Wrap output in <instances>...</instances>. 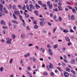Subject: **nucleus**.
<instances>
[{
	"mask_svg": "<svg viewBox=\"0 0 77 77\" xmlns=\"http://www.w3.org/2000/svg\"><path fill=\"white\" fill-rule=\"evenodd\" d=\"M26 8L27 10H28V11H29L30 12H32V10L31 9H30V8H29V6L28 5H26Z\"/></svg>",
	"mask_w": 77,
	"mask_h": 77,
	"instance_id": "9b49d317",
	"label": "nucleus"
},
{
	"mask_svg": "<svg viewBox=\"0 0 77 77\" xmlns=\"http://www.w3.org/2000/svg\"><path fill=\"white\" fill-rule=\"evenodd\" d=\"M1 23L2 24H4V25H5V22L3 21V20H2L1 22Z\"/></svg>",
	"mask_w": 77,
	"mask_h": 77,
	"instance_id": "412c9836",
	"label": "nucleus"
},
{
	"mask_svg": "<svg viewBox=\"0 0 77 77\" xmlns=\"http://www.w3.org/2000/svg\"><path fill=\"white\" fill-rule=\"evenodd\" d=\"M27 69L29 71H30L31 70V68H30V67H27Z\"/></svg>",
	"mask_w": 77,
	"mask_h": 77,
	"instance_id": "774afa93",
	"label": "nucleus"
},
{
	"mask_svg": "<svg viewBox=\"0 0 77 77\" xmlns=\"http://www.w3.org/2000/svg\"><path fill=\"white\" fill-rule=\"evenodd\" d=\"M42 7H43V8H44V7H46V6H47V5L45 4H43L42 5Z\"/></svg>",
	"mask_w": 77,
	"mask_h": 77,
	"instance_id": "c9c22d12",
	"label": "nucleus"
},
{
	"mask_svg": "<svg viewBox=\"0 0 77 77\" xmlns=\"http://www.w3.org/2000/svg\"><path fill=\"white\" fill-rule=\"evenodd\" d=\"M48 52L49 53V54L51 56H53V52H52V51L51 49L50 48H49L48 50Z\"/></svg>",
	"mask_w": 77,
	"mask_h": 77,
	"instance_id": "20e7f679",
	"label": "nucleus"
},
{
	"mask_svg": "<svg viewBox=\"0 0 77 77\" xmlns=\"http://www.w3.org/2000/svg\"><path fill=\"white\" fill-rule=\"evenodd\" d=\"M29 6L30 8V9H32V10H34L35 9V6L33 5L32 4H29Z\"/></svg>",
	"mask_w": 77,
	"mask_h": 77,
	"instance_id": "39448f33",
	"label": "nucleus"
},
{
	"mask_svg": "<svg viewBox=\"0 0 77 77\" xmlns=\"http://www.w3.org/2000/svg\"><path fill=\"white\" fill-rule=\"evenodd\" d=\"M58 5H59V6H61L62 5V3L61 2H59L58 3Z\"/></svg>",
	"mask_w": 77,
	"mask_h": 77,
	"instance_id": "8fccbe9b",
	"label": "nucleus"
},
{
	"mask_svg": "<svg viewBox=\"0 0 77 77\" xmlns=\"http://www.w3.org/2000/svg\"><path fill=\"white\" fill-rule=\"evenodd\" d=\"M14 14L16 15H18V14H19V15L20 14L18 11H16V10L14 11Z\"/></svg>",
	"mask_w": 77,
	"mask_h": 77,
	"instance_id": "423d86ee",
	"label": "nucleus"
},
{
	"mask_svg": "<svg viewBox=\"0 0 77 77\" xmlns=\"http://www.w3.org/2000/svg\"><path fill=\"white\" fill-rule=\"evenodd\" d=\"M8 23L9 24V27H11V25H12V24H11V22L9 21L8 22Z\"/></svg>",
	"mask_w": 77,
	"mask_h": 77,
	"instance_id": "a19ab883",
	"label": "nucleus"
},
{
	"mask_svg": "<svg viewBox=\"0 0 77 77\" xmlns=\"http://www.w3.org/2000/svg\"><path fill=\"white\" fill-rule=\"evenodd\" d=\"M13 16L14 18V19L15 20H17V17L14 14H13Z\"/></svg>",
	"mask_w": 77,
	"mask_h": 77,
	"instance_id": "4be33fe9",
	"label": "nucleus"
},
{
	"mask_svg": "<svg viewBox=\"0 0 77 77\" xmlns=\"http://www.w3.org/2000/svg\"><path fill=\"white\" fill-rule=\"evenodd\" d=\"M6 40H7V41L6 42V43L7 44H11L12 43L11 42V41H12V39L9 38H6Z\"/></svg>",
	"mask_w": 77,
	"mask_h": 77,
	"instance_id": "f03ea898",
	"label": "nucleus"
},
{
	"mask_svg": "<svg viewBox=\"0 0 77 77\" xmlns=\"http://www.w3.org/2000/svg\"><path fill=\"white\" fill-rule=\"evenodd\" d=\"M72 12H73V13H75V14H76V11H75V9H72Z\"/></svg>",
	"mask_w": 77,
	"mask_h": 77,
	"instance_id": "cd10ccee",
	"label": "nucleus"
},
{
	"mask_svg": "<svg viewBox=\"0 0 77 77\" xmlns=\"http://www.w3.org/2000/svg\"><path fill=\"white\" fill-rule=\"evenodd\" d=\"M53 4L54 6H55V7H56L57 6V4L56 3H55V4H54V3Z\"/></svg>",
	"mask_w": 77,
	"mask_h": 77,
	"instance_id": "4d7b16f0",
	"label": "nucleus"
},
{
	"mask_svg": "<svg viewBox=\"0 0 77 77\" xmlns=\"http://www.w3.org/2000/svg\"><path fill=\"white\" fill-rule=\"evenodd\" d=\"M28 47H32L33 46V44H29L28 45Z\"/></svg>",
	"mask_w": 77,
	"mask_h": 77,
	"instance_id": "603ef678",
	"label": "nucleus"
},
{
	"mask_svg": "<svg viewBox=\"0 0 77 77\" xmlns=\"http://www.w3.org/2000/svg\"><path fill=\"white\" fill-rule=\"evenodd\" d=\"M65 38L67 42H70V40L69 39V37L66 36L65 37Z\"/></svg>",
	"mask_w": 77,
	"mask_h": 77,
	"instance_id": "9d476101",
	"label": "nucleus"
},
{
	"mask_svg": "<svg viewBox=\"0 0 77 77\" xmlns=\"http://www.w3.org/2000/svg\"><path fill=\"white\" fill-rule=\"evenodd\" d=\"M35 7L36 9H38V8H40V6H39V5H38V4H36L35 5Z\"/></svg>",
	"mask_w": 77,
	"mask_h": 77,
	"instance_id": "ddd939ff",
	"label": "nucleus"
},
{
	"mask_svg": "<svg viewBox=\"0 0 77 77\" xmlns=\"http://www.w3.org/2000/svg\"><path fill=\"white\" fill-rule=\"evenodd\" d=\"M2 29H8V27L3 26L2 27Z\"/></svg>",
	"mask_w": 77,
	"mask_h": 77,
	"instance_id": "79ce46f5",
	"label": "nucleus"
},
{
	"mask_svg": "<svg viewBox=\"0 0 77 77\" xmlns=\"http://www.w3.org/2000/svg\"><path fill=\"white\" fill-rule=\"evenodd\" d=\"M13 10H15V9H17L16 8V5H14L13 6Z\"/></svg>",
	"mask_w": 77,
	"mask_h": 77,
	"instance_id": "5701e85b",
	"label": "nucleus"
},
{
	"mask_svg": "<svg viewBox=\"0 0 77 77\" xmlns=\"http://www.w3.org/2000/svg\"><path fill=\"white\" fill-rule=\"evenodd\" d=\"M4 12L5 14H8L9 13V12H8V11L7 10H5L4 11Z\"/></svg>",
	"mask_w": 77,
	"mask_h": 77,
	"instance_id": "a18cd8bd",
	"label": "nucleus"
},
{
	"mask_svg": "<svg viewBox=\"0 0 77 77\" xmlns=\"http://www.w3.org/2000/svg\"><path fill=\"white\" fill-rule=\"evenodd\" d=\"M19 17H20V20H23V16H22L20 15L19 16Z\"/></svg>",
	"mask_w": 77,
	"mask_h": 77,
	"instance_id": "7c9ffc66",
	"label": "nucleus"
},
{
	"mask_svg": "<svg viewBox=\"0 0 77 77\" xmlns=\"http://www.w3.org/2000/svg\"><path fill=\"white\" fill-rule=\"evenodd\" d=\"M63 32H64L65 33H67L68 32V31L67 29H65L63 30Z\"/></svg>",
	"mask_w": 77,
	"mask_h": 77,
	"instance_id": "b1692460",
	"label": "nucleus"
},
{
	"mask_svg": "<svg viewBox=\"0 0 77 77\" xmlns=\"http://www.w3.org/2000/svg\"><path fill=\"white\" fill-rule=\"evenodd\" d=\"M32 59L33 62H36L35 61V60H36V58H35V57H32Z\"/></svg>",
	"mask_w": 77,
	"mask_h": 77,
	"instance_id": "6ab92c4d",
	"label": "nucleus"
},
{
	"mask_svg": "<svg viewBox=\"0 0 77 77\" xmlns=\"http://www.w3.org/2000/svg\"><path fill=\"white\" fill-rule=\"evenodd\" d=\"M71 72L74 74H75V71H74V70H71Z\"/></svg>",
	"mask_w": 77,
	"mask_h": 77,
	"instance_id": "680f3d73",
	"label": "nucleus"
},
{
	"mask_svg": "<svg viewBox=\"0 0 77 77\" xmlns=\"http://www.w3.org/2000/svg\"><path fill=\"white\" fill-rule=\"evenodd\" d=\"M50 75L51 76H52V77H54V74L53 72H51L50 74Z\"/></svg>",
	"mask_w": 77,
	"mask_h": 77,
	"instance_id": "393cba45",
	"label": "nucleus"
},
{
	"mask_svg": "<svg viewBox=\"0 0 77 77\" xmlns=\"http://www.w3.org/2000/svg\"><path fill=\"white\" fill-rule=\"evenodd\" d=\"M34 12L35 15H37V16H38L39 14L38 13V11L35 10L34 11Z\"/></svg>",
	"mask_w": 77,
	"mask_h": 77,
	"instance_id": "a211bd4d",
	"label": "nucleus"
},
{
	"mask_svg": "<svg viewBox=\"0 0 77 77\" xmlns=\"http://www.w3.org/2000/svg\"><path fill=\"white\" fill-rule=\"evenodd\" d=\"M63 60H64V62H65V63H68V61H67V60H66L65 59H64Z\"/></svg>",
	"mask_w": 77,
	"mask_h": 77,
	"instance_id": "e433bc0d",
	"label": "nucleus"
},
{
	"mask_svg": "<svg viewBox=\"0 0 77 77\" xmlns=\"http://www.w3.org/2000/svg\"><path fill=\"white\" fill-rule=\"evenodd\" d=\"M3 7V4H0V11H1L2 12V9Z\"/></svg>",
	"mask_w": 77,
	"mask_h": 77,
	"instance_id": "0eeeda50",
	"label": "nucleus"
},
{
	"mask_svg": "<svg viewBox=\"0 0 77 77\" xmlns=\"http://www.w3.org/2000/svg\"><path fill=\"white\" fill-rule=\"evenodd\" d=\"M53 18L54 20H56V19L57 18V16L56 15L54 16V17H53Z\"/></svg>",
	"mask_w": 77,
	"mask_h": 77,
	"instance_id": "49530a36",
	"label": "nucleus"
},
{
	"mask_svg": "<svg viewBox=\"0 0 77 77\" xmlns=\"http://www.w3.org/2000/svg\"><path fill=\"white\" fill-rule=\"evenodd\" d=\"M57 69H58L60 71H61V69H60V67H57Z\"/></svg>",
	"mask_w": 77,
	"mask_h": 77,
	"instance_id": "bf43d9fd",
	"label": "nucleus"
},
{
	"mask_svg": "<svg viewBox=\"0 0 77 77\" xmlns=\"http://www.w3.org/2000/svg\"><path fill=\"white\" fill-rule=\"evenodd\" d=\"M18 8H19V9H21V5H19L18 6Z\"/></svg>",
	"mask_w": 77,
	"mask_h": 77,
	"instance_id": "de8ad7c7",
	"label": "nucleus"
},
{
	"mask_svg": "<svg viewBox=\"0 0 77 77\" xmlns=\"http://www.w3.org/2000/svg\"><path fill=\"white\" fill-rule=\"evenodd\" d=\"M54 48V49H56V48H57V44H56L53 47Z\"/></svg>",
	"mask_w": 77,
	"mask_h": 77,
	"instance_id": "a878e982",
	"label": "nucleus"
},
{
	"mask_svg": "<svg viewBox=\"0 0 77 77\" xmlns=\"http://www.w3.org/2000/svg\"><path fill=\"white\" fill-rule=\"evenodd\" d=\"M48 24L49 26H51V23L50 22H48Z\"/></svg>",
	"mask_w": 77,
	"mask_h": 77,
	"instance_id": "13d9d810",
	"label": "nucleus"
},
{
	"mask_svg": "<svg viewBox=\"0 0 77 77\" xmlns=\"http://www.w3.org/2000/svg\"><path fill=\"white\" fill-rule=\"evenodd\" d=\"M40 24L41 26H44L45 24V22L44 21H41L40 22Z\"/></svg>",
	"mask_w": 77,
	"mask_h": 77,
	"instance_id": "6e6552de",
	"label": "nucleus"
},
{
	"mask_svg": "<svg viewBox=\"0 0 77 77\" xmlns=\"http://www.w3.org/2000/svg\"><path fill=\"white\" fill-rule=\"evenodd\" d=\"M58 8L59 11H63V9L61 7V6H58Z\"/></svg>",
	"mask_w": 77,
	"mask_h": 77,
	"instance_id": "2eb2a0df",
	"label": "nucleus"
},
{
	"mask_svg": "<svg viewBox=\"0 0 77 77\" xmlns=\"http://www.w3.org/2000/svg\"><path fill=\"white\" fill-rule=\"evenodd\" d=\"M56 29H57V28H56V29H53V32L54 33H55V32H56Z\"/></svg>",
	"mask_w": 77,
	"mask_h": 77,
	"instance_id": "09e8293b",
	"label": "nucleus"
},
{
	"mask_svg": "<svg viewBox=\"0 0 77 77\" xmlns=\"http://www.w3.org/2000/svg\"><path fill=\"white\" fill-rule=\"evenodd\" d=\"M64 75L65 77H69V75L68 72H64Z\"/></svg>",
	"mask_w": 77,
	"mask_h": 77,
	"instance_id": "7ed1b4c3",
	"label": "nucleus"
},
{
	"mask_svg": "<svg viewBox=\"0 0 77 77\" xmlns=\"http://www.w3.org/2000/svg\"><path fill=\"white\" fill-rule=\"evenodd\" d=\"M22 9L23 10H25V9H26V6L25 5H24V7H23Z\"/></svg>",
	"mask_w": 77,
	"mask_h": 77,
	"instance_id": "0e129e2a",
	"label": "nucleus"
},
{
	"mask_svg": "<svg viewBox=\"0 0 77 77\" xmlns=\"http://www.w3.org/2000/svg\"><path fill=\"white\" fill-rule=\"evenodd\" d=\"M68 17L69 18V20H70V17H71V15L70 14H69L68 15Z\"/></svg>",
	"mask_w": 77,
	"mask_h": 77,
	"instance_id": "2f4dec72",
	"label": "nucleus"
},
{
	"mask_svg": "<svg viewBox=\"0 0 77 77\" xmlns=\"http://www.w3.org/2000/svg\"><path fill=\"white\" fill-rule=\"evenodd\" d=\"M38 4L39 5H42V2L41 1H38Z\"/></svg>",
	"mask_w": 77,
	"mask_h": 77,
	"instance_id": "72a5a7b5",
	"label": "nucleus"
},
{
	"mask_svg": "<svg viewBox=\"0 0 77 77\" xmlns=\"http://www.w3.org/2000/svg\"><path fill=\"white\" fill-rule=\"evenodd\" d=\"M66 70L68 72H70V69L68 67H67Z\"/></svg>",
	"mask_w": 77,
	"mask_h": 77,
	"instance_id": "bb28decb",
	"label": "nucleus"
},
{
	"mask_svg": "<svg viewBox=\"0 0 77 77\" xmlns=\"http://www.w3.org/2000/svg\"><path fill=\"white\" fill-rule=\"evenodd\" d=\"M63 57L65 59H67V57H66V56L65 54L63 55Z\"/></svg>",
	"mask_w": 77,
	"mask_h": 77,
	"instance_id": "338daca9",
	"label": "nucleus"
},
{
	"mask_svg": "<svg viewBox=\"0 0 77 77\" xmlns=\"http://www.w3.org/2000/svg\"><path fill=\"white\" fill-rule=\"evenodd\" d=\"M11 36H12V38H13V39H15V38H16V36L14 34H12Z\"/></svg>",
	"mask_w": 77,
	"mask_h": 77,
	"instance_id": "aec40b11",
	"label": "nucleus"
},
{
	"mask_svg": "<svg viewBox=\"0 0 77 77\" xmlns=\"http://www.w3.org/2000/svg\"><path fill=\"white\" fill-rule=\"evenodd\" d=\"M71 19L72 20H75V18L73 15H72L71 17Z\"/></svg>",
	"mask_w": 77,
	"mask_h": 77,
	"instance_id": "f8f14e48",
	"label": "nucleus"
},
{
	"mask_svg": "<svg viewBox=\"0 0 77 77\" xmlns=\"http://www.w3.org/2000/svg\"><path fill=\"white\" fill-rule=\"evenodd\" d=\"M42 32L43 33H47V31H46V30H43L42 31Z\"/></svg>",
	"mask_w": 77,
	"mask_h": 77,
	"instance_id": "5fc2aeb1",
	"label": "nucleus"
},
{
	"mask_svg": "<svg viewBox=\"0 0 77 77\" xmlns=\"http://www.w3.org/2000/svg\"><path fill=\"white\" fill-rule=\"evenodd\" d=\"M0 2L2 4H5V2L4 0H0Z\"/></svg>",
	"mask_w": 77,
	"mask_h": 77,
	"instance_id": "f3484780",
	"label": "nucleus"
},
{
	"mask_svg": "<svg viewBox=\"0 0 77 77\" xmlns=\"http://www.w3.org/2000/svg\"><path fill=\"white\" fill-rule=\"evenodd\" d=\"M61 65L63 66H65L66 65L65 63H64V62H62Z\"/></svg>",
	"mask_w": 77,
	"mask_h": 77,
	"instance_id": "c85d7f7f",
	"label": "nucleus"
},
{
	"mask_svg": "<svg viewBox=\"0 0 77 77\" xmlns=\"http://www.w3.org/2000/svg\"><path fill=\"white\" fill-rule=\"evenodd\" d=\"M40 20L42 21H45V19L44 18H40Z\"/></svg>",
	"mask_w": 77,
	"mask_h": 77,
	"instance_id": "f704fd0d",
	"label": "nucleus"
},
{
	"mask_svg": "<svg viewBox=\"0 0 77 77\" xmlns=\"http://www.w3.org/2000/svg\"><path fill=\"white\" fill-rule=\"evenodd\" d=\"M34 27V29H38V26L37 25H35Z\"/></svg>",
	"mask_w": 77,
	"mask_h": 77,
	"instance_id": "37998d69",
	"label": "nucleus"
},
{
	"mask_svg": "<svg viewBox=\"0 0 77 77\" xmlns=\"http://www.w3.org/2000/svg\"><path fill=\"white\" fill-rule=\"evenodd\" d=\"M71 44H72V43H71V42H69L68 43V46H69V45H71Z\"/></svg>",
	"mask_w": 77,
	"mask_h": 77,
	"instance_id": "e2e57ef3",
	"label": "nucleus"
},
{
	"mask_svg": "<svg viewBox=\"0 0 77 77\" xmlns=\"http://www.w3.org/2000/svg\"><path fill=\"white\" fill-rule=\"evenodd\" d=\"M26 36V35L24 34H22L21 35L20 37L22 38H24Z\"/></svg>",
	"mask_w": 77,
	"mask_h": 77,
	"instance_id": "dca6fc26",
	"label": "nucleus"
},
{
	"mask_svg": "<svg viewBox=\"0 0 77 77\" xmlns=\"http://www.w3.org/2000/svg\"><path fill=\"white\" fill-rule=\"evenodd\" d=\"M47 75H48V74H47V72H44L43 73V75H44L45 76Z\"/></svg>",
	"mask_w": 77,
	"mask_h": 77,
	"instance_id": "58836bf2",
	"label": "nucleus"
},
{
	"mask_svg": "<svg viewBox=\"0 0 77 77\" xmlns=\"http://www.w3.org/2000/svg\"><path fill=\"white\" fill-rule=\"evenodd\" d=\"M75 63V60H72L71 63L72 64L73 63Z\"/></svg>",
	"mask_w": 77,
	"mask_h": 77,
	"instance_id": "3c124183",
	"label": "nucleus"
},
{
	"mask_svg": "<svg viewBox=\"0 0 77 77\" xmlns=\"http://www.w3.org/2000/svg\"><path fill=\"white\" fill-rule=\"evenodd\" d=\"M47 4H48V6H49V5H50V2L49 1L47 2Z\"/></svg>",
	"mask_w": 77,
	"mask_h": 77,
	"instance_id": "052dcab7",
	"label": "nucleus"
},
{
	"mask_svg": "<svg viewBox=\"0 0 77 77\" xmlns=\"http://www.w3.org/2000/svg\"><path fill=\"white\" fill-rule=\"evenodd\" d=\"M54 11H56V12H58V10L57 9V8H56L55 9H54Z\"/></svg>",
	"mask_w": 77,
	"mask_h": 77,
	"instance_id": "864d4df0",
	"label": "nucleus"
},
{
	"mask_svg": "<svg viewBox=\"0 0 77 77\" xmlns=\"http://www.w3.org/2000/svg\"><path fill=\"white\" fill-rule=\"evenodd\" d=\"M62 50H63V52H65V51L66 49L64 48H63Z\"/></svg>",
	"mask_w": 77,
	"mask_h": 77,
	"instance_id": "69168bd1",
	"label": "nucleus"
},
{
	"mask_svg": "<svg viewBox=\"0 0 77 77\" xmlns=\"http://www.w3.org/2000/svg\"><path fill=\"white\" fill-rule=\"evenodd\" d=\"M46 67L48 70V71H50V68L51 69H53V65L51 63H50L49 67H48V66H47Z\"/></svg>",
	"mask_w": 77,
	"mask_h": 77,
	"instance_id": "f257e3e1",
	"label": "nucleus"
},
{
	"mask_svg": "<svg viewBox=\"0 0 77 77\" xmlns=\"http://www.w3.org/2000/svg\"><path fill=\"white\" fill-rule=\"evenodd\" d=\"M40 50H42V53H44V51H45V50H44V49H43L42 48H40Z\"/></svg>",
	"mask_w": 77,
	"mask_h": 77,
	"instance_id": "473e14b6",
	"label": "nucleus"
},
{
	"mask_svg": "<svg viewBox=\"0 0 77 77\" xmlns=\"http://www.w3.org/2000/svg\"><path fill=\"white\" fill-rule=\"evenodd\" d=\"M68 8L69 9H72V7H71V6H67Z\"/></svg>",
	"mask_w": 77,
	"mask_h": 77,
	"instance_id": "c03bdc74",
	"label": "nucleus"
},
{
	"mask_svg": "<svg viewBox=\"0 0 77 77\" xmlns=\"http://www.w3.org/2000/svg\"><path fill=\"white\" fill-rule=\"evenodd\" d=\"M11 21H12V23H14V24H18V23L17 22V21L15 20H11Z\"/></svg>",
	"mask_w": 77,
	"mask_h": 77,
	"instance_id": "4468645a",
	"label": "nucleus"
},
{
	"mask_svg": "<svg viewBox=\"0 0 77 77\" xmlns=\"http://www.w3.org/2000/svg\"><path fill=\"white\" fill-rule=\"evenodd\" d=\"M49 7L50 9H51V8H52V7H53V5H52V4H51V5H49Z\"/></svg>",
	"mask_w": 77,
	"mask_h": 77,
	"instance_id": "c756f323",
	"label": "nucleus"
},
{
	"mask_svg": "<svg viewBox=\"0 0 77 77\" xmlns=\"http://www.w3.org/2000/svg\"><path fill=\"white\" fill-rule=\"evenodd\" d=\"M12 61H13V59H11L10 61V63H12Z\"/></svg>",
	"mask_w": 77,
	"mask_h": 77,
	"instance_id": "6e6d98bb",
	"label": "nucleus"
},
{
	"mask_svg": "<svg viewBox=\"0 0 77 77\" xmlns=\"http://www.w3.org/2000/svg\"><path fill=\"white\" fill-rule=\"evenodd\" d=\"M24 14L25 15V18H28L29 17V14L25 13V12H24Z\"/></svg>",
	"mask_w": 77,
	"mask_h": 77,
	"instance_id": "1a4fd4ad",
	"label": "nucleus"
},
{
	"mask_svg": "<svg viewBox=\"0 0 77 77\" xmlns=\"http://www.w3.org/2000/svg\"><path fill=\"white\" fill-rule=\"evenodd\" d=\"M59 21H61L62 19V17H59Z\"/></svg>",
	"mask_w": 77,
	"mask_h": 77,
	"instance_id": "ea45409f",
	"label": "nucleus"
},
{
	"mask_svg": "<svg viewBox=\"0 0 77 77\" xmlns=\"http://www.w3.org/2000/svg\"><path fill=\"white\" fill-rule=\"evenodd\" d=\"M0 71L1 72H2L3 71V67H2L0 68Z\"/></svg>",
	"mask_w": 77,
	"mask_h": 77,
	"instance_id": "4c0bfd02",
	"label": "nucleus"
}]
</instances>
